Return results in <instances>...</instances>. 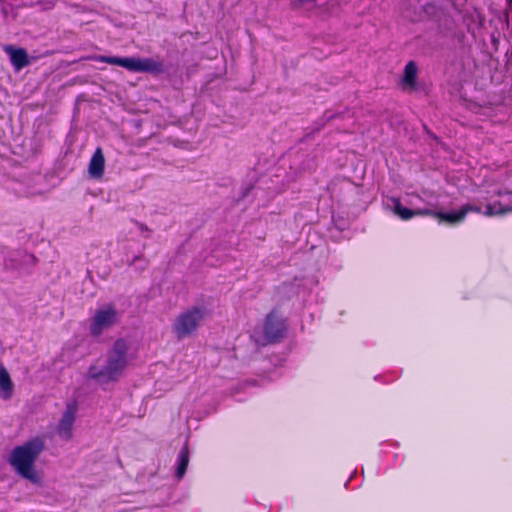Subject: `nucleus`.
<instances>
[{"label": "nucleus", "mask_w": 512, "mask_h": 512, "mask_svg": "<svg viewBox=\"0 0 512 512\" xmlns=\"http://www.w3.org/2000/svg\"><path fill=\"white\" fill-rule=\"evenodd\" d=\"M510 211H512V207L508 205L504 206L500 202H493L485 207V211L483 212V214L486 216H497L505 214Z\"/></svg>", "instance_id": "16"}, {"label": "nucleus", "mask_w": 512, "mask_h": 512, "mask_svg": "<svg viewBox=\"0 0 512 512\" xmlns=\"http://www.w3.org/2000/svg\"><path fill=\"white\" fill-rule=\"evenodd\" d=\"M507 3H508L509 6L512 7V0H507Z\"/></svg>", "instance_id": "18"}, {"label": "nucleus", "mask_w": 512, "mask_h": 512, "mask_svg": "<svg viewBox=\"0 0 512 512\" xmlns=\"http://www.w3.org/2000/svg\"><path fill=\"white\" fill-rule=\"evenodd\" d=\"M206 315L203 306H194L181 312L172 324V332L181 340L191 336L200 326Z\"/></svg>", "instance_id": "3"}, {"label": "nucleus", "mask_w": 512, "mask_h": 512, "mask_svg": "<svg viewBox=\"0 0 512 512\" xmlns=\"http://www.w3.org/2000/svg\"><path fill=\"white\" fill-rule=\"evenodd\" d=\"M139 72L158 75L164 72V66L152 58H139Z\"/></svg>", "instance_id": "13"}, {"label": "nucleus", "mask_w": 512, "mask_h": 512, "mask_svg": "<svg viewBox=\"0 0 512 512\" xmlns=\"http://www.w3.org/2000/svg\"><path fill=\"white\" fill-rule=\"evenodd\" d=\"M120 318L119 311L112 304H105L98 308L91 319L89 326L90 334L93 337H99L105 330L112 328L117 324Z\"/></svg>", "instance_id": "4"}, {"label": "nucleus", "mask_w": 512, "mask_h": 512, "mask_svg": "<svg viewBox=\"0 0 512 512\" xmlns=\"http://www.w3.org/2000/svg\"><path fill=\"white\" fill-rule=\"evenodd\" d=\"M5 52L9 55L12 66L19 72L29 64L28 54L23 48H15L12 45L5 47Z\"/></svg>", "instance_id": "9"}, {"label": "nucleus", "mask_w": 512, "mask_h": 512, "mask_svg": "<svg viewBox=\"0 0 512 512\" xmlns=\"http://www.w3.org/2000/svg\"><path fill=\"white\" fill-rule=\"evenodd\" d=\"M263 330L266 342L273 343L284 337L286 325L284 320L272 311L266 316Z\"/></svg>", "instance_id": "5"}, {"label": "nucleus", "mask_w": 512, "mask_h": 512, "mask_svg": "<svg viewBox=\"0 0 512 512\" xmlns=\"http://www.w3.org/2000/svg\"><path fill=\"white\" fill-rule=\"evenodd\" d=\"M105 159L101 148H97L92 155L88 172L91 178L100 179L104 174Z\"/></svg>", "instance_id": "11"}, {"label": "nucleus", "mask_w": 512, "mask_h": 512, "mask_svg": "<svg viewBox=\"0 0 512 512\" xmlns=\"http://www.w3.org/2000/svg\"><path fill=\"white\" fill-rule=\"evenodd\" d=\"M96 61L121 66L132 72H139V57L97 56Z\"/></svg>", "instance_id": "8"}, {"label": "nucleus", "mask_w": 512, "mask_h": 512, "mask_svg": "<svg viewBox=\"0 0 512 512\" xmlns=\"http://www.w3.org/2000/svg\"><path fill=\"white\" fill-rule=\"evenodd\" d=\"M139 228L141 231H148V227L145 224L140 223Z\"/></svg>", "instance_id": "17"}, {"label": "nucleus", "mask_w": 512, "mask_h": 512, "mask_svg": "<svg viewBox=\"0 0 512 512\" xmlns=\"http://www.w3.org/2000/svg\"><path fill=\"white\" fill-rule=\"evenodd\" d=\"M77 414V404L68 403L57 426V434L61 439L72 438V428Z\"/></svg>", "instance_id": "6"}, {"label": "nucleus", "mask_w": 512, "mask_h": 512, "mask_svg": "<svg viewBox=\"0 0 512 512\" xmlns=\"http://www.w3.org/2000/svg\"><path fill=\"white\" fill-rule=\"evenodd\" d=\"M391 202L393 204L392 210L393 212L402 220H409L413 216L416 215H431L432 211L429 209H409L404 207L399 199L393 198L391 199Z\"/></svg>", "instance_id": "10"}, {"label": "nucleus", "mask_w": 512, "mask_h": 512, "mask_svg": "<svg viewBox=\"0 0 512 512\" xmlns=\"http://www.w3.org/2000/svg\"><path fill=\"white\" fill-rule=\"evenodd\" d=\"M416 76H417V66H416L415 62L410 61L405 66L402 83L409 87H414L415 83H416Z\"/></svg>", "instance_id": "15"}, {"label": "nucleus", "mask_w": 512, "mask_h": 512, "mask_svg": "<svg viewBox=\"0 0 512 512\" xmlns=\"http://www.w3.org/2000/svg\"><path fill=\"white\" fill-rule=\"evenodd\" d=\"M44 449V439L38 436L34 437L11 450L8 458L9 464L20 477L38 484L40 477L36 472L35 463Z\"/></svg>", "instance_id": "2"}, {"label": "nucleus", "mask_w": 512, "mask_h": 512, "mask_svg": "<svg viewBox=\"0 0 512 512\" xmlns=\"http://www.w3.org/2000/svg\"><path fill=\"white\" fill-rule=\"evenodd\" d=\"M14 384L3 365H0V394L3 400H9L13 395Z\"/></svg>", "instance_id": "12"}, {"label": "nucleus", "mask_w": 512, "mask_h": 512, "mask_svg": "<svg viewBox=\"0 0 512 512\" xmlns=\"http://www.w3.org/2000/svg\"><path fill=\"white\" fill-rule=\"evenodd\" d=\"M469 212L479 213L481 212V208L475 205L466 204L463 207H461L458 211H451L446 213L432 212L431 215L437 216L441 221H445L450 224H457L462 222Z\"/></svg>", "instance_id": "7"}, {"label": "nucleus", "mask_w": 512, "mask_h": 512, "mask_svg": "<svg viewBox=\"0 0 512 512\" xmlns=\"http://www.w3.org/2000/svg\"><path fill=\"white\" fill-rule=\"evenodd\" d=\"M129 342L124 338H118L103 358L92 363L87 376L100 386L115 383L123 376L129 362Z\"/></svg>", "instance_id": "1"}, {"label": "nucleus", "mask_w": 512, "mask_h": 512, "mask_svg": "<svg viewBox=\"0 0 512 512\" xmlns=\"http://www.w3.org/2000/svg\"><path fill=\"white\" fill-rule=\"evenodd\" d=\"M510 56H511V58H512V49H511V53H510Z\"/></svg>", "instance_id": "19"}, {"label": "nucleus", "mask_w": 512, "mask_h": 512, "mask_svg": "<svg viewBox=\"0 0 512 512\" xmlns=\"http://www.w3.org/2000/svg\"><path fill=\"white\" fill-rule=\"evenodd\" d=\"M189 464V450L187 444H185L178 453L177 456V469L175 476L178 480L182 479L187 471Z\"/></svg>", "instance_id": "14"}]
</instances>
